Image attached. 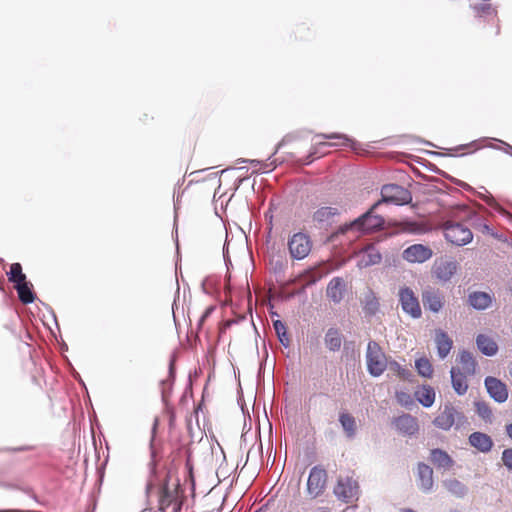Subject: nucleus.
Instances as JSON below:
<instances>
[{"mask_svg": "<svg viewBox=\"0 0 512 512\" xmlns=\"http://www.w3.org/2000/svg\"><path fill=\"white\" fill-rule=\"evenodd\" d=\"M381 201L375 203L367 212L355 219L350 224L341 228V232L345 233L348 230L371 231L383 226L384 219L381 216L374 214V209L380 205Z\"/></svg>", "mask_w": 512, "mask_h": 512, "instance_id": "obj_1", "label": "nucleus"}, {"mask_svg": "<svg viewBox=\"0 0 512 512\" xmlns=\"http://www.w3.org/2000/svg\"><path fill=\"white\" fill-rule=\"evenodd\" d=\"M366 362L368 372L374 376H380L387 368V359L381 347L375 341H370L367 346Z\"/></svg>", "mask_w": 512, "mask_h": 512, "instance_id": "obj_2", "label": "nucleus"}, {"mask_svg": "<svg viewBox=\"0 0 512 512\" xmlns=\"http://www.w3.org/2000/svg\"><path fill=\"white\" fill-rule=\"evenodd\" d=\"M444 235L447 241L457 246H464L473 239L471 230L458 222L445 223Z\"/></svg>", "mask_w": 512, "mask_h": 512, "instance_id": "obj_3", "label": "nucleus"}, {"mask_svg": "<svg viewBox=\"0 0 512 512\" xmlns=\"http://www.w3.org/2000/svg\"><path fill=\"white\" fill-rule=\"evenodd\" d=\"M178 486V483L170 485L167 482L161 488L159 508L162 512H167L169 508L172 509L171 512H179L181 510L182 502L179 498Z\"/></svg>", "mask_w": 512, "mask_h": 512, "instance_id": "obj_4", "label": "nucleus"}, {"mask_svg": "<svg viewBox=\"0 0 512 512\" xmlns=\"http://www.w3.org/2000/svg\"><path fill=\"white\" fill-rule=\"evenodd\" d=\"M312 248L310 237L302 232L293 234L288 240V249L292 259L302 260L306 258Z\"/></svg>", "mask_w": 512, "mask_h": 512, "instance_id": "obj_5", "label": "nucleus"}, {"mask_svg": "<svg viewBox=\"0 0 512 512\" xmlns=\"http://www.w3.org/2000/svg\"><path fill=\"white\" fill-rule=\"evenodd\" d=\"M381 196L382 202L395 205L408 204L412 200L410 191L397 184L384 185L381 189Z\"/></svg>", "mask_w": 512, "mask_h": 512, "instance_id": "obj_6", "label": "nucleus"}, {"mask_svg": "<svg viewBox=\"0 0 512 512\" xmlns=\"http://www.w3.org/2000/svg\"><path fill=\"white\" fill-rule=\"evenodd\" d=\"M399 302L402 310L414 319H418L422 315L420 303L413 290L409 287H403L398 293Z\"/></svg>", "mask_w": 512, "mask_h": 512, "instance_id": "obj_7", "label": "nucleus"}, {"mask_svg": "<svg viewBox=\"0 0 512 512\" xmlns=\"http://www.w3.org/2000/svg\"><path fill=\"white\" fill-rule=\"evenodd\" d=\"M334 494L338 499L346 503L357 499L359 494L357 481L351 477H340L334 488Z\"/></svg>", "mask_w": 512, "mask_h": 512, "instance_id": "obj_8", "label": "nucleus"}, {"mask_svg": "<svg viewBox=\"0 0 512 512\" xmlns=\"http://www.w3.org/2000/svg\"><path fill=\"white\" fill-rule=\"evenodd\" d=\"M327 481V473L326 471L319 467L314 466L309 473L308 481H307V492L312 498H316L320 496L326 486Z\"/></svg>", "mask_w": 512, "mask_h": 512, "instance_id": "obj_9", "label": "nucleus"}, {"mask_svg": "<svg viewBox=\"0 0 512 512\" xmlns=\"http://www.w3.org/2000/svg\"><path fill=\"white\" fill-rule=\"evenodd\" d=\"M458 263L453 259L440 258L434 261L432 266L433 276L440 282H448L457 272Z\"/></svg>", "mask_w": 512, "mask_h": 512, "instance_id": "obj_10", "label": "nucleus"}, {"mask_svg": "<svg viewBox=\"0 0 512 512\" xmlns=\"http://www.w3.org/2000/svg\"><path fill=\"white\" fill-rule=\"evenodd\" d=\"M462 418V414L451 404H445L443 409L433 420V424L444 431L449 430L457 420Z\"/></svg>", "mask_w": 512, "mask_h": 512, "instance_id": "obj_11", "label": "nucleus"}, {"mask_svg": "<svg viewBox=\"0 0 512 512\" xmlns=\"http://www.w3.org/2000/svg\"><path fill=\"white\" fill-rule=\"evenodd\" d=\"M432 256V249L423 244H413L402 252L403 259L410 263H424Z\"/></svg>", "mask_w": 512, "mask_h": 512, "instance_id": "obj_12", "label": "nucleus"}, {"mask_svg": "<svg viewBox=\"0 0 512 512\" xmlns=\"http://www.w3.org/2000/svg\"><path fill=\"white\" fill-rule=\"evenodd\" d=\"M488 394L498 403H503L508 398L506 385L495 377H486L484 381Z\"/></svg>", "mask_w": 512, "mask_h": 512, "instance_id": "obj_13", "label": "nucleus"}, {"mask_svg": "<svg viewBox=\"0 0 512 512\" xmlns=\"http://www.w3.org/2000/svg\"><path fill=\"white\" fill-rule=\"evenodd\" d=\"M422 302L426 309L434 313L439 312L444 305L442 293L439 290L431 287H428L423 291Z\"/></svg>", "mask_w": 512, "mask_h": 512, "instance_id": "obj_14", "label": "nucleus"}, {"mask_svg": "<svg viewBox=\"0 0 512 512\" xmlns=\"http://www.w3.org/2000/svg\"><path fill=\"white\" fill-rule=\"evenodd\" d=\"M357 257V266L359 268H366L379 264L382 260L380 251L374 245L366 246L364 249L358 252Z\"/></svg>", "mask_w": 512, "mask_h": 512, "instance_id": "obj_15", "label": "nucleus"}, {"mask_svg": "<svg viewBox=\"0 0 512 512\" xmlns=\"http://www.w3.org/2000/svg\"><path fill=\"white\" fill-rule=\"evenodd\" d=\"M416 481L419 489L422 492H431L434 486L433 469L425 463H419L417 466Z\"/></svg>", "mask_w": 512, "mask_h": 512, "instance_id": "obj_16", "label": "nucleus"}, {"mask_svg": "<svg viewBox=\"0 0 512 512\" xmlns=\"http://www.w3.org/2000/svg\"><path fill=\"white\" fill-rule=\"evenodd\" d=\"M346 292V283L341 277L332 278L326 288V296L335 304L340 303Z\"/></svg>", "mask_w": 512, "mask_h": 512, "instance_id": "obj_17", "label": "nucleus"}, {"mask_svg": "<svg viewBox=\"0 0 512 512\" xmlns=\"http://www.w3.org/2000/svg\"><path fill=\"white\" fill-rule=\"evenodd\" d=\"M394 425L399 432L406 435H414L419 429L417 419L410 414H403L395 418Z\"/></svg>", "mask_w": 512, "mask_h": 512, "instance_id": "obj_18", "label": "nucleus"}, {"mask_svg": "<svg viewBox=\"0 0 512 512\" xmlns=\"http://www.w3.org/2000/svg\"><path fill=\"white\" fill-rule=\"evenodd\" d=\"M469 444L482 453H488L493 447L492 438L482 432H473L468 438Z\"/></svg>", "mask_w": 512, "mask_h": 512, "instance_id": "obj_19", "label": "nucleus"}, {"mask_svg": "<svg viewBox=\"0 0 512 512\" xmlns=\"http://www.w3.org/2000/svg\"><path fill=\"white\" fill-rule=\"evenodd\" d=\"M339 215V210L336 207H321L313 214V221L321 227L331 225L336 216Z\"/></svg>", "mask_w": 512, "mask_h": 512, "instance_id": "obj_20", "label": "nucleus"}, {"mask_svg": "<svg viewBox=\"0 0 512 512\" xmlns=\"http://www.w3.org/2000/svg\"><path fill=\"white\" fill-rule=\"evenodd\" d=\"M443 487L454 497L462 499L467 496L468 487L456 478H448L443 480Z\"/></svg>", "mask_w": 512, "mask_h": 512, "instance_id": "obj_21", "label": "nucleus"}, {"mask_svg": "<svg viewBox=\"0 0 512 512\" xmlns=\"http://www.w3.org/2000/svg\"><path fill=\"white\" fill-rule=\"evenodd\" d=\"M339 422L348 439H353L357 433V423L354 416L348 412L339 413Z\"/></svg>", "mask_w": 512, "mask_h": 512, "instance_id": "obj_22", "label": "nucleus"}, {"mask_svg": "<svg viewBox=\"0 0 512 512\" xmlns=\"http://www.w3.org/2000/svg\"><path fill=\"white\" fill-rule=\"evenodd\" d=\"M431 462L438 468L450 469L454 465V460L447 452L441 449H432L430 452Z\"/></svg>", "mask_w": 512, "mask_h": 512, "instance_id": "obj_23", "label": "nucleus"}, {"mask_svg": "<svg viewBox=\"0 0 512 512\" xmlns=\"http://www.w3.org/2000/svg\"><path fill=\"white\" fill-rule=\"evenodd\" d=\"M457 361L460 364V372L472 376L476 372L477 362L475 361L472 354L468 351H462L457 357Z\"/></svg>", "mask_w": 512, "mask_h": 512, "instance_id": "obj_24", "label": "nucleus"}, {"mask_svg": "<svg viewBox=\"0 0 512 512\" xmlns=\"http://www.w3.org/2000/svg\"><path fill=\"white\" fill-rule=\"evenodd\" d=\"M435 342L437 346V353L440 359H444L452 348V340L447 333L442 330L436 331Z\"/></svg>", "mask_w": 512, "mask_h": 512, "instance_id": "obj_25", "label": "nucleus"}, {"mask_svg": "<svg viewBox=\"0 0 512 512\" xmlns=\"http://www.w3.org/2000/svg\"><path fill=\"white\" fill-rule=\"evenodd\" d=\"M468 303L477 310H485L492 303V297L486 292H473L469 294Z\"/></svg>", "mask_w": 512, "mask_h": 512, "instance_id": "obj_26", "label": "nucleus"}, {"mask_svg": "<svg viewBox=\"0 0 512 512\" xmlns=\"http://www.w3.org/2000/svg\"><path fill=\"white\" fill-rule=\"evenodd\" d=\"M450 374H451L452 387H453L454 391L458 395H464L468 389V383L465 379L467 375L461 373L460 369L456 368V367L451 368Z\"/></svg>", "mask_w": 512, "mask_h": 512, "instance_id": "obj_27", "label": "nucleus"}, {"mask_svg": "<svg viewBox=\"0 0 512 512\" xmlns=\"http://www.w3.org/2000/svg\"><path fill=\"white\" fill-rule=\"evenodd\" d=\"M415 397L424 407H431L435 401V390L429 385H423L415 391Z\"/></svg>", "mask_w": 512, "mask_h": 512, "instance_id": "obj_28", "label": "nucleus"}, {"mask_svg": "<svg viewBox=\"0 0 512 512\" xmlns=\"http://www.w3.org/2000/svg\"><path fill=\"white\" fill-rule=\"evenodd\" d=\"M329 273L326 266L321 265L305 271L301 278L305 282V286H310L318 282L321 278Z\"/></svg>", "mask_w": 512, "mask_h": 512, "instance_id": "obj_29", "label": "nucleus"}, {"mask_svg": "<svg viewBox=\"0 0 512 512\" xmlns=\"http://www.w3.org/2000/svg\"><path fill=\"white\" fill-rule=\"evenodd\" d=\"M478 349L487 356H493L497 353V344L488 336L478 335L476 339Z\"/></svg>", "mask_w": 512, "mask_h": 512, "instance_id": "obj_30", "label": "nucleus"}, {"mask_svg": "<svg viewBox=\"0 0 512 512\" xmlns=\"http://www.w3.org/2000/svg\"><path fill=\"white\" fill-rule=\"evenodd\" d=\"M31 283L25 279L23 282L15 284V289L18 293L19 299L24 304L32 303L35 299V295L31 289Z\"/></svg>", "mask_w": 512, "mask_h": 512, "instance_id": "obj_31", "label": "nucleus"}, {"mask_svg": "<svg viewBox=\"0 0 512 512\" xmlns=\"http://www.w3.org/2000/svg\"><path fill=\"white\" fill-rule=\"evenodd\" d=\"M324 342L330 351H337L342 344L341 334L336 328H329L325 334Z\"/></svg>", "mask_w": 512, "mask_h": 512, "instance_id": "obj_32", "label": "nucleus"}, {"mask_svg": "<svg viewBox=\"0 0 512 512\" xmlns=\"http://www.w3.org/2000/svg\"><path fill=\"white\" fill-rule=\"evenodd\" d=\"M387 368L396 373L402 380L412 381L414 377L413 372L410 369L402 367L396 361L387 362Z\"/></svg>", "mask_w": 512, "mask_h": 512, "instance_id": "obj_33", "label": "nucleus"}, {"mask_svg": "<svg viewBox=\"0 0 512 512\" xmlns=\"http://www.w3.org/2000/svg\"><path fill=\"white\" fill-rule=\"evenodd\" d=\"M415 368L418 374L425 378H430L433 374V368L427 358H419L415 362Z\"/></svg>", "mask_w": 512, "mask_h": 512, "instance_id": "obj_34", "label": "nucleus"}, {"mask_svg": "<svg viewBox=\"0 0 512 512\" xmlns=\"http://www.w3.org/2000/svg\"><path fill=\"white\" fill-rule=\"evenodd\" d=\"M8 279L10 282L14 284H18V282H23L26 279V275L22 272V266L20 263H13L10 266V270L7 273Z\"/></svg>", "mask_w": 512, "mask_h": 512, "instance_id": "obj_35", "label": "nucleus"}, {"mask_svg": "<svg viewBox=\"0 0 512 512\" xmlns=\"http://www.w3.org/2000/svg\"><path fill=\"white\" fill-rule=\"evenodd\" d=\"M273 328L281 344L284 345L285 347H288L290 344V340L286 332L285 324L280 320H275L273 321Z\"/></svg>", "mask_w": 512, "mask_h": 512, "instance_id": "obj_36", "label": "nucleus"}, {"mask_svg": "<svg viewBox=\"0 0 512 512\" xmlns=\"http://www.w3.org/2000/svg\"><path fill=\"white\" fill-rule=\"evenodd\" d=\"M476 413L486 422L492 421V410L490 406L484 401L475 402Z\"/></svg>", "mask_w": 512, "mask_h": 512, "instance_id": "obj_37", "label": "nucleus"}, {"mask_svg": "<svg viewBox=\"0 0 512 512\" xmlns=\"http://www.w3.org/2000/svg\"><path fill=\"white\" fill-rule=\"evenodd\" d=\"M379 309V302L373 294L365 298L364 310L369 315H374Z\"/></svg>", "mask_w": 512, "mask_h": 512, "instance_id": "obj_38", "label": "nucleus"}, {"mask_svg": "<svg viewBox=\"0 0 512 512\" xmlns=\"http://www.w3.org/2000/svg\"><path fill=\"white\" fill-rule=\"evenodd\" d=\"M316 137H319V138H322V139H339V140H342V145H352L354 143V141L352 139H350L347 135L345 134H340V133H323V134H318Z\"/></svg>", "mask_w": 512, "mask_h": 512, "instance_id": "obj_39", "label": "nucleus"}, {"mask_svg": "<svg viewBox=\"0 0 512 512\" xmlns=\"http://www.w3.org/2000/svg\"><path fill=\"white\" fill-rule=\"evenodd\" d=\"M403 229L412 234H422L426 231V228L423 224L412 221H405L403 223Z\"/></svg>", "mask_w": 512, "mask_h": 512, "instance_id": "obj_40", "label": "nucleus"}, {"mask_svg": "<svg viewBox=\"0 0 512 512\" xmlns=\"http://www.w3.org/2000/svg\"><path fill=\"white\" fill-rule=\"evenodd\" d=\"M475 11L479 15L490 14L491 12H495L489 3H479L474 6Z\"/></svg>", "mask_w": 512, "mask_h": 512, "instance_id": "obj_41", "label": "nucleus"}, {"mask_svg": "<svg viewBox=\"0 0 512 512\" xmlns=\"http://www.w3.org/2000/svg\"><path fill=\"white\" fill-rule=\"evenodd\" d=\"M502 462L509 471H512V448L503 451Z\"/></svg>", "mask_w": 512, "mask_h": 512, "instance_id": "obj_42", "label": "nucleus"}, {"mask_svg": "<svg viewBox=\"0 0 512 512\" xmlns=\"http://www.w3.org/2000/svg\"><path fill=\"white\" fill-rule=\"evenodd\" d=\"M397 400L402 406L405 407H408L413 403L411 396L405 392L397 393Z\"/></svg>", "mask_w": 512, "mask_h": 512, "instance_id": "obj_43", "label": "nucleus"}, {"mask_svg": "<svg viewBox=\"0 0 512 512\" xmlns=\"http://www.w3.org/2000/svg\"><path fill=\"white\" fill-rule=\"evenodd\" d=\"M212 311H213V307H208L204 311V313L202 314V316L199 319L198 327H201L203 325L204 321L207 319V317L211 314Z\"/></svg>", "mask_w": 512, "mask_h": 512, "instance_id": "obj_44", "label": "nucleus"}, {"mask_svg": "<svg viewBox=\"0 0 512 512\" xmlns=\"http://www.w3.org/2000/svg\"><path fill=\"white\" fill-rule=\"evenodd\" d=\"M504 146V152L512 156V146L506 142L500 141Z\"/></svg>", "mask_w": 512, "mask_h": 512, "instance_id": "obj_45", "label": "nucleus"}, {"mask_svg": "<svg viewBox=\"0 0 512 512\" xmlns=\"http://www.w3.org/2000/svg\"><path fill=\"white\" fill-rule=\"evenodd\" d=\"M497 210L512 221V215L501 207H497Z\"/></svg>", "mask_w": 512, "mask_h": 512, "instance_id": "obj_46", "label": "nucleus"}, {"mask_svg": "<svg viewBox=\"0 0 512 512\" xmlns=\"http://www.w3.org/2000/svg\"><path fill=\"white\" fill-rule=\"evenodd\" d=\"M506 433L512 439V423L506 425Z\"/></svg>", "mask_w": 512, "mask_h": 512, "instance_id": "obj_47", "label": "nucleus"}, {"mask_svg": "<svg viewBox=\"0 0 512 512\" xmlns=\"http://www.w3.org/2000/svg\"><path fill=\"white\" fill-rule=\"evenodd\" d=\"M0 512H41V511H24V510L7 509V510H0Z\"/></svg>", "mask_w": 512, "mask_h": 512, "instance_id": "obj_48", "label": "nucleus"}, {"mask_svg": "<svg viewBox=\"0 0 512 512\" xmlns=\"http://www.w3.org/2000/svg\"><path fill=\"white\" fill-rule=\"evenodd\" d=\"M242 162H249V163H251L252 165H258V164H260V161H259V160H242Z\"/></svg>", "mask_w": 512, "mask_h": 512, "instance_id": "obj_49", "label": "nucleus"}, {"mask_svg": "<svg viewBox=\"0 0 512 512\" xmlns=\"http://www.w3.org/2000/svg\"><path fill=\"white\" fill-rule=\"evenodd\" d=\"M399 512H416V511L411 508H402V509H400Z\"/></svg>", "mask_w": 512, "mask_h": 512, "instance_id": "obj_50", "label": "nucleus"}, {"mask_svg": "<svg viewBox=\"0 0 512 512\" xmlns=\"http://www.w3.org/2000/svg\"><path fill=\"white\" fill-rule=\"evenodd\" d=\"M482 231H483V232H487V233H489V232H490V228H489V226H488V225H486V224H484V225H483V227H482Z\"/></svg>", "mask_w": 512, "mask_h": 512, "instance_id": "obj_51", "label": "nucleus"}, {"mask_svg": "<svg viewBox=\"0 0 512 512\" xmlns=\"http://www.w3.org/2000/svg\"><path fill=\"white\" fill-rule=\"evenodd\" d=\"M318 145L319 146H331L332 144L327 143V142H319Z\"/></svg>", "mask_w": 512, "mask_h": 512, "instance_id": "obj_52", "label": "nucleus"}, {"mask_svg": "<svg viewBox=\"0 0 512 512\" xmlns=\"http://www.w3.org/2000/svg\"><path fill=\"white\" fill-rule=\"evenodd\" d=\"M269 166H270V164L265 163V164H263V167L261 169H265L266 170V169L269 168Z\"/></svg>", "mask_w": 512, "mask_h": 512, "instance_id": "obj_53", "label": "nucleus"}, {"mask_svg": "<svg viewBox=\"0 0 512 512\" xmlns=\"http://www.w3.org/2000/svg\"><path fill=\"white\" fill-rule=\"evenodd\" d=\"M170 375H173V364L170 365Z\"/></svg>", "mask_w": 512, "mask_h": 512, "instance_id": "obj_54", "label": "nucleus"}]
</instances>
